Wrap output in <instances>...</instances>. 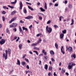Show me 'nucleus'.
I'll list each match as a JSON object with an SVG mask.
<instances>
[{
    "label": "nucleus",
    "mask_w": 76,
    "mask_h": 76,
    "mask_svg": "<svg viewBox=\"0 0 76 76\" xmlns=\"http://www.w3.org/2000/svg\"><path fill=\"white\" fill-rule=\"evenodd\" d=\"M23 11L24 13H26L27 12L26 11V9L24 8Z\"/></svg>",
    "instance_id": "nucleus-37"
},
{
    "label": "nucleus",
    "mask_w": 76,
    "mask_h": 76,
    "mask_svg": "<svg viewBox=\"0 0 76 76\" xmlns=\"http://www.w3.org/2000/svg\"><path fill=\"white\" fill-rule=\"evenodd\" d=\"M46 29L48 32L49 33H51V31H52V29L50 27H49L48 28V26H47L46 27Z\"/></svg>",
    "instance_id": "nucleus-3"
},
{
    "label": "nucleus",
    "mask_w": 76,
    "mask_h": 76,
    "mask_svg": "<svg viewBox=\"0 0 76 76\" xmlns=\"http://www.w3.org/2000/svg\"><path fill=\"white\" fill-rule=\"evenodd\" d=\"M16 13V11H14L13 12H12V13H11V15H13Z\"/></svg>",
    "instance_id": "nucleus-32"
},
{
    "label": "nucleus",
    "mask_w": 76,
    "mask_h": 76,
    "mask_svg": "<svg viewBox=\"0 0 76 76\" xmlns=\"http://www.w3.org/2000/svg\"><path fill=\"white\" fill-rule=\"evenodd\" d=\"M73 50V48H72L71 47H69V48H68V47H66V51H67V50H68V51L69 52H72V50Z\"/></svg>",
    "instance_id": "nucleus-4"
},
{
    "label": "nucleus",
    "mask_w": 76,
    "mask_h": 76,
    "mask_svg": "<svg viewBox=\"0 0 76 76\" xmlns=\"http://www.w3.org/2000/svg\"><path fill=\"white\" fill-rule=\"evenodd\" d=\"M7 50L8 54H9V55L10 54V53H11V50H10V49L8 48Z\"/></svg>",
    "instance_id": "nucleus-12"
},
{
    "label": "nucleus",
    "mask_w": 76,
    "mask_h": 76,
    "mask_svg": "<svg viewBox=\"0 0 76 76\" xmlns=\"http://www.w3.org/2000/svg\"><path fill=\"white\" fill-rule=\"evenodd\" d=\"M54 27L55 28H58V26H57L56 25H54Z\"/></svg>",
    "instance_id": "nucleus-53"
},
{
    "label": "nucleus",
    "mask_w": 76,
    "mask_h": 76,
    "mask_svg": "<svg viewBox=\"0 0 76 76\" xmlns=\"http://www.w3.org/2000/svg\"><path fill=\"white\" fill-rule=\"evenodd\" d=\"M2 14H3L4 15H5V11H3L2 12Z\"/></svg>",
    "instance_id": "nucleus-59"
},
{
    "label": "nucleus",
    "mask_w": 76,
    "mask_h": 76,
    "mask_svg": "<svg viewBox=\"0 0 76 76\" xmlns=\"http://www.w3.org/2000/svg\"><path fill=\"white\" fill-rule=\"evenodd\" d=\"M37 4L38 6H39V5H40V3L38 2L37 3Z\"/></svg>",
    "instance_id": "nucleus-63"
},
{
    "label": "nucleus",
    "mask_w": 76,
    "mask_h": 76,
    "mask_svg": "<svg viewBox=\"0 0 76 76\" xmlns=\"http://www.w3.org/2000/svg\"><path fill=\"white\" fill-rule=\"evenodd\" d=\"M32 25H31L29 27V28L30 29V28H32Z\"/></svg>",
    "instance_id": "nucleus-62"
},
{
    "label": "nucleus",
    "mask_w": 76,
    "mask_h": 76,
    "mask_svg": "<svg viewBox=\"0 0 76 76\" xmlns=\"http://www.w3.org/2000/svg\"><path fill=\"white\" fill-rule=\"evenodd\" d=\"M22 64L24 66L25 64V62H23L22 63Z\"/></svg>",
    "instance_id": "nucleus-48"
},
{
    "label": "nucleus",
    "mask_w": 76,
    "mask_h": 76,
    "mask_svg": "<svg viewBox=\"0 0 76 76\" xmlns=\"http://www.w3.org/2000/svg\"><path fill=\"white\" fill-rule=\"evenodd\" d=\"M68 7L69 9H72V5L70 4H69Z\"/></svg>",
    "instance_id": "nucleus-20"
},
{
    "label": "nucleus",
    "mask_w": 76,
    "mask_h": 76,
    "mask_svg": "<svg viewBox=\"0 0 76 76\" xmlns=\"http://www.w3.org/2000/svg\"><path fill=\"white\" fill-rule=\"evenodd\" d=\"M42 41V40H41V38H39V41H38L37 43L38 44V43H40Z\"/></svg>",
    "instance_id": "nucleus-21"
},
{
    "label": "nucleus",
    "mask_w": 76,
    "mask_h": 76,
    "mask_svg": "<svg viewBox=\"0 0 76 76\" xmlns=\"http://www.w3.org/2000/svg\"><path fill=\"white\" fill-rule=\"evenodd\" d=\"M61 53H62L63 54H65V52H64V49H63V50H61Z\"/></svg>",
    "instance_id": "nucleus-22"
},
{
    "label": "nucleus",
    "mask_w": 76,
    "mask_h": 76,
    "mask_svg": "<svg viewBox=\"0 0 76 76\" xmlns=\"http://www.w3.org/2000/svg\"><path fill=\"white\" fill-rule=\"evenodd\" d=\"M71 22H72V23L70 24L71 25H73V23H74V20L73 19H72Z\"/></svg>",
    "instance_id": "nucleus-25"
},
{
    "label": "nucleus",
    "mask_w": 76,
    "mask_h": 76,
    "mask_svg": "<svg viewBox=\"0 0 76 76\" xmlns=\"http://www.w3.org/2000/svg\"><path fill=\"white\" fill-rule=\"evenodd\" d=\"M72 58H73V57L74 58H76V55H75V54H73V55H72L71 56Z\"/></svg>",
    "instance_id": "nucleus-16"
},
{
    "label": "nucleus",
    "mask_w": 76,
    "mask_h": 76,
    "mask_svg": "<svg viewBox=\"0 0 76 76\" xmlns=\"http://www.w3.org/2000/svg\"><path fill=\"white\" fill-rule=\"evenodd\" d=\"M3 7L4 9H9V8L7 7H6V6H4Z\"/></svg>",
    "instance_id": "nucleus-31"
},
{
    "label": "nucleus",
    "mask_w": 76,
    "mask_h": 76,
    "mask_svg": "<svg viewBox=\"0 0 76 76\" xmlns=\"http://www.w3.org/2000/svg\"><path fill=\"white\" fill-rule=\"evenodd\" d=\"M2 20L3 21H5V20H6V19H5V17L4 16H3L2 17Z\"/></svg>",
    "instance_id": "nucleus-35"
},
{
    "label": "nucleus",
    "mask_w": 76,
    "mask_h": 76,
    "mask_svg": "<svg viewBox=\"0 0 76 76\" xmlns=\"http://www.w3.org/2000/svg\"><path fill=\"white\" fill-rule=\"evenodd\" d=\"M45 70H47L48 69V65L45 64Z\"/></svg>",
    "instance_id": "nucleus-14"
},
{
    "label": "nucleus",
    "mask_w": 76,
    "mask_h": 76,
    "mask_svg": "<svg viewBox=\"0 0 76 76\" xmlns=\"http://www.w3.org/2000/svg\"><path fill=\"white\" fill-rule=\"evenodd\" d=\"M20 23H24V21H22V20H21L20 21Z\"/></svg>",
    "instance_id": "nucleus-57"
},
{
    "label": "nucleus",
    "mask_w": 76,
    "mask_h": 76,
    "mask_svg": "<svg viewBox=\"0 0 76 76\" xmlns=\"http://www.w3.org/2000/svg\"><path fill=\"white\" fill-rule=\"evenodd\" d=\"M58 6V4H55V7H57V6Z\"/></svg>",
    "instance_id": "nucleus-50"
},
{
    "label": "nucleus",
    "mask_w": 76,
    "mask_h": 76,
    "mask_svg": "<svg viewBox=\"0 0 76 76\" xmlns=\"http://www.w3.org/2000/svg\"><path fill=\"white\" fill-rule=\"evenodd\" d=\"M17 18L16 17H15L14 18H12L11 19V20L9 21V23H11L12 22H13L14 20H15L16 19V18Z\"/></svg>",
    "instance_id": "nucleus-6"
},
{
    "label": "nucleus",
    "mask_w": 76,
    "mask_h": 76,
    "mask_svg": "<svg viewBox=\"0 0 76 76\" xmlns=\"http://www.w3.org/2000/svg\"><path fill=\"white\" fill-rule=\"evenodd\" d=\"M63 18H63V16H61L59 18V20L60 21H61V19H63Z\"/></svg>",
    "instance_id": "nucleus-27"
},
{
    "label": "nucleus",
    "mask_w": 76,
    "mask_h": 76,
    "mask_svg": "<svg viewBox=\"0 0 76 76\" xmlns=\"http://www.w3.org/2000/svg\"><path fill=\"white\" fill-rule=\"evenodd\" d=\"M28 9H30L31 10H32V11L33 10V8L31 7H30V6H28Z\"/></svg>",
    "instance_id": "nucleus-33"
},
{
    "label": "nucleus",
    "mask_w": 76,
    "mask_h": 76,
    "mask_svg": "<svg viewBox=\"0 0 76 76\" xmlns=\"http://www.w3.org/2000/svg\"><path fill=\"white\" fill-rule=\"evenodd\" d=\"M37 44H38V43H37L36 44L33 43L31 45H32V47H33L34 46H37Z\"/></svg>",
    "instance_id": "nucleus-26"
},
{
    "label": "nucleus",
    "mask_w": 76,
    "mask_h": 76,
    "mask_svg": "<svg viewBox=\"0 0 76 76\" xmlns=\"http://www.w3.org/2000/svg\"><path fill=\"white\" fill-rule=\"evenodd\" d=\"M8 7H10L11 9H14V7L13 6H11L10 5H8Z\"/></svg>",
    "instance_id": "nucleus-30"
},
{
    "label": "nucleus",
    "mask_w": 76,
    "mask_h": 76,
    "mask_svg": "<svg viewBox=\"0 0 76 76\" xmlns=\"http://www.w3.org/2000/svg\"><path fill=\"white\" fill-rule=\"evenodd\" d=\"M41 35V34H38L37 35V37H39V36H40V35Z\"/></svg>",
    "instance_id": "nucleus-51"
},
{
    "label": "nucleus",
    "mask_w": 76,
    "mask_h": 76,
    "mask_svg": "<svg viewBox=\"0 0 76 76\" xmlns=\"http://www.w3.org/2000/svg\"><path fill=\"white\" fill-rule=\"evenodd\" d=\"M5 53H4L3 54V57L5 58V60H6L7 59V50H5Z\"/></svg>",
    "instance_id": "nucleus-1"
},
{
    "label": "nucleus",
    "mask_w": 76,
    "mask_h": 76,
    "mask_svg": "<svg viewBox=\"0 0 76 76\" xmlns=\"http://www.w3.org/2000/svg\"><path fill=\"white\" fill-rule=\"evenodd\" d=\"M50 54L51 55H54V51L53 50H51L50 51Z\"/></svg>",
    "instance_id": "nucleus-19"
},
{
    "label": "nucleus",
    "mask_w": 76,
    "mask_h": 76,
    "mask_svg": "<svg viewBox=\"0 0 76 76\" xmlns=\"http://www.w3.org/2000/svg\"><path fill=\"white\" fill-rule=\"evenodd\" d=\"M45 9H47V3L46 2H45Z\"/></svg>",
    "instance_id": "nucleus-34"
},
{
    "label": "nucleus",
    "mask_w": 76,
    "mask_h": 76,
    "mask_svg": "<svg viewBox=\"0 0 76 76\" xmlns=\"http://www.w3.org/2000/svg\"><path fill=\"white\" fill-rule=\"evenodd\" d=\"M26 56V54H24L23 56V58H25V57Z\"/></svg>",
    "instance_id": "nucleus-42"
},
{
    "label": "nucleus",
    "mask_w": 76,
    "mask_h": 76,
    "mask_svg": "<svg viewBox=\"0 0 76 76\" xmlns=\"http://www.w3.org/2000/svg\"><path fill=\"white\" fill-rule=\"evenodd\" d=\"M22 44H20L19 45V48L20 49H21L22 48Z\"/></svg>",
    "instance_id": "nucleus-39"
},
{
    "label": "nucleus",
    "mask_w": 76,
    "mask_h": 76,
    "mask_svg": "<svg viewBox=\"0 0 76 76\" xmlns=\"http://www.w3.org/2000/svg\"><path fill=\"white\" fill-rule=\"evenodd\" d=\"M17 64H18L19 66H20V61L19 60H17Z\"/></svg>",
    "instance_id": "nucleus-17"
},
{
    "label": "nucleus",
    "mask_w": 76,
    "mask_h": 76,
    "mask_svg": "<svg viewBox=\"0 0 76 76\" xmlns=\"http://www.w3.org/2000/svg\"><path fill=\"white\" fill-rule=\"evenodd\" d=\"M53 75L54 76H57V74H56V72L54 73Z\"/></svg>",
    "instance_id": "nucleus-55"
},
{
    "label": "nucleus",
    "mask_w": 76,
    "mask_h": 76,
    "mask_svg": "<svg viewBox=\"0 0 76 76\" xmlns=\"http://www.w3.org/2000/svg\"><path fill=\"white\" fill-rule=\"evenodd\" d=\"M43 41L44 42H47V40H46L45 39H43Z\"/></svg>",
    "instance_id": "nucleus-41"
},
{
    "label": "nucleus",
    "mask_w": 76,
    "mask_h": 76,
    "mask_svg": "<svg viewBox=\"0 0 76 76\" xmlns=\"http://www.w3.org/2000/svg\"><path fill=\"white\" fill-rule=\"evenodd\" d=\"M22 28L23 30V31L25 30L26 31H27V32H28V29L27 28H26L24 27H23Z\"/></svg>",
    "instance_id": "nucleus-10"
},
{
    "label": "nucleus",
    "mask_w": 76,
    "mask_h": 76,
    "mask_svg": "<svg viewBox=\"0 0 76 76\" xmlns=\"http://www.w3.org/2000/svg\"><path fill=\"white\" fill-rule=\"evenodd\" d=\"M26 68L28 69H29V66L28 65H27Z\"/></svg>",
    "instance_id": "nucleus-56"
},
{
    "label": "nucleus",
    "mask_w": 76,
    "mask_h": 76,
    "mask_svg": "<svg viewBox=\"0 0 76 76\" xmlns=\"http://www.w3.org/2000/svg\"><path fill=\"white\" fill-rule=\"evenodd\" d=\"M64 72H65V70L64 69H62V73H64Z\"/></svg>",
    "instance_id": "nucleus-38"
},
{
    "label": "nucleus",
    "mask_w": 76,
    "mask_h": 76,
    "mask_svg": "<svg viewBox=\"0 0 76 76\" xmlns=\"http://www.w3.org/2000/svg\"><path fill=\"white\" fill-rule=\"evenodd\" d=\"M40 10L42 12H45V10L43 9L42 7H40Z\"/></svg>",
    "instance_id": "nucleus-18"
},
{
    "label": "nucleus",
    "mask_w": 76,
    "mask_h": 76,
    "mask_svg": "<svg viewBox=\"0 0 76 76\" xmlns=\"http://www.w3.org/2000/svg\"><path fill=\"white\" fill-rule=\"evenodd\" d=\"M66 30H64V31H62V32L64 34H66Z\"/></svg>",
    "instance_id": "nucleus-28"
},
{
    "label": "nucleus",
    "mask_w": 76,
    "mask_h": 76,
    "mask_svg": "<svg viewBox=\"0 0 76 76\" xmlns=\"http://www.w3.org/2000/svg\"><path fill=\"white\" fill-rule=\"evenodd\" d=\"M75 64H72V63H69L68 66V68L69 69H71L72 67L73 66H75Z\"/></svg>",
    "instance_id": "nucleus-2"
},
{
    "label": "nucleus",
    "mask_w": 76,
    "mask_h": 76,
    "mask_svg": "<svg viewBox=\"0 0 76 76\" xmlns=\"http://www.w3.org/2000/svg\"><path fill=\"white\" fill-rule=\"evenodd\" d=\"M17 38H18V37L16 36L14 38V39L12 40V41H13V40H15V39H16Z\"/></svg>",
    "instance_id": "nucleus-47"
},
{
    "label": "nucleus",
    "mask_w": 76,
    "mask_h": 76,
    "mask_svg": "<svg viewBox=\"0 0 76 76\" xmlns=\"http://www.w3.org/2000/svg\"><path fill=\"white\" fill-rule=\"evenodd\" d=\"M39 19L40 20H42V17L41 16H39Z\"/></svg>",
    "instance_id": "nucleus-46"
},
{
    "label": "nucleus",
    "mask_w": 76,
    "mask_h": 76,
    "mask_svg": "<svg viewBox=\"0 0 76 76\" xmlns=\"http://www.w3.org/2000/svg\"><path fill=\"white\" fill-rule=\"evenodd\" d=\"M27 72L28 73H32V72H31V71H28Z\"/></svg>",
    "instance_id": "nucleus-54"
},
{
    "label": "nucleus",
    "mask_w": 76,
    "mask_h": 76,
    "mask_svg": "<svg viewBox=\"0 0 76 76\" xmlns=\"http://www.w3.org/2000/svg\"><path fill=\"white\" fill-rule=\"evenodd\" d=\"M45 56H46L47 55V52H45L44 53H43Z\"/></svg>",
    "instance_id": "nucleus-64"
},
{
    "label": "nucleus",
    "mask_w": 76,
    "mask_h": 76,
    "mask_svg": "<svg viewBox=\"0 0 76 76\" xmlns=\"http://www.w3.org/2000/svg\"><path fill=\"white\" fill-rule=\"evenodd\" d=\"M44 58L45 60H47V59H48V56H45L44 57Z\"/></svg>",
    "instance_id": "nucleus-45"
},
{
    "label": "nucleus",
    "mask_w": 76,
    "mask_h": 76,
    "mask_svg": "<svg viewBox=\"0 0 76 76\" xmlns=\"http://www.w3.org/2000/svg\"><path fill=\"white\" fill-rule=\"evenodd\" d=\"M51 23V20H49L47 22V24H49V23Z\"/></svg>",
    "instance_id": "nucleus-44"
},
{
    "label": "nucleus",
    "mask_w": 76,
    "mask_h": 76,
    "mask_svg": "<svg viewBox=\"0 0 76 76\" xmlns=\"http://www.w3.org/2000/svg\"><path fill=\"white\" fill-rule=\"evenodd\" d=\"M29 53L31 54H33V53H32V52H31V51H29Z\"/></svg>",
    "instance_id": "nucleus-60"
},
{
    "label": "nucleus",
    "mask_w": 76,
    "mask_h": 76,
    "mask_svg": "<svg viewBox=\"0 0 76 76\" xmlns=\"http://www.w3.org/2000/svg\"><path fill=\"white\" fill-rule=\"evenodd\" d=\"M34 50H38V51H39V50H40L39 48H37L35 47H34Z\"/></svg>",
    "instance_id": "nucleus-13"
},
{
    "label": "nucleus",
    "mask_w": 76,
    "mask_h": 76,
    "mask_svg": "<svg viewBox=\"0 0 76 76\" xmlns=\"http://www.w3.org/2000/svg\"><path fill=\"white\" fill-rule=\"evenodd\" d=\"M17 2V0H15L14 2H11V4H15Z\"/></svg>",
    "instance_id": "nucleus-24"
},
{
    "label": "nucleus",
    "mask_w": 76,
    "mask_h": 76,
    "mask_svg": "<svg viewBox=\"0 0 76 76\" xmlns=\"http://www.w3.org/2000/svg\"><path fill=\"white\" fill-rule=\"evenodd\" d=\"M4 42H5V40L4 39H1V41H0V44L1 45H3Z\"/></svg>",
    "instance_id": "nucleus-7"
},
{
    "label": "nucleus",
    "mask_w": 76,
    "mask_h": 76,
    "mask_svg": "<svg viewBox=\"0 0 76 76\" xmlns=\"http://www.w3.org/2000/svg\"><path fill=\"white\" fill-rule=\"evenodd\" d=\"M6 32L7 33H8V34H9V29H7L6 30Z\"/></svg>",
    "instance_id": "nucleus-43"
},
{
    "label": "nucleus",
    "mask_w": 76,
    "mask_h": 76,
    "mask_svg": "<svg viewBox=\"0 0 76 76\" xmlns=\"http://www.w3.org/2000/svg\"><path fill=\"white\" fill-rule=\"evenodd\" d=\"M13 30L15 31V32H16V31H17V29H16V28H14L13 29Z\"/></svg>",
    "instance_id": "nucleus-49"
},
{
    "label": "nucleus",
    "mask_w": 76,
    "mask_h": 76,
    "mask_svg": "<svg viewBox=\"0 0 76 76\" xmlns=\"http://www.w3.org/2000/svg\"><path fill=\"white\" fill-rule=\"evenodd\" d=\"M20 9L21 10L22 9V7H23V5L22 2L20 1Z\"/></svg>",
    "instance_id": "nucleus-9"
},
{
    "label": "nucleus",
    "mask_w": 76,
    "mask_h": 76,
    "mask_svg": "<svg viewBox=\"0 0 76 76\" xmlns=\"http://www.w3.org/2000/svg\"><path fill=\"white\" fill-rule=\"evenodd\" d=\"M19 28L20 32H22V28H21V27L20 26H19Z\"/></svg>",
    "instance_id": "nucleus-15"
},
{
    "label": "nucleus",
    "mask_w": 76,
    "mask_h": 76,
    "mask_svg": "<svg viewBox=\"0 0 76 76\" xmlns=\"http://www.w3.org/2000/svg\"><path fill=\"white\" fill-rule=\"evenodd\" d=\"M52 69H53V67L52 66H50L49 67V70H51Z\"/></svg>",
    "instance_id": "nucleus-29"
},
{
    "label": "nucleus",
    "mask_w": 76,
    "mask_h": 76,
    "mask_svg": "<svg viewBox=\"0 0 76 76\" xmlns=\"http://www.w3.org/2000/svg\"><path fill=\"white\" fill-rule=\"evenodd\" d=\"M33 52H34V53H35L37 55V56L38 55V52H37V51H33Z\"/></svg>",
    "instance_id": "nucleus-36"
},
{
    "label": "nucleus",
    "mask_w": 76,
    "mask_h": 76,
    "mask_svg": "<svg viewBox=\"0 0 76 76\" xmlns=\"http://www.w3.org/2000/svg\"><path fill=\"white\" fill-rule=\"evenodd\" d=\"M55 46L56 48V49H58V45L57 44V43H56L55 44Z\"/></svg>",
    "instance_id": "nucleus-23"
},
{
    "label": "nucleus",
    "mask_w": 76,
    "mask_h": 76,
    "mask_svg": "<svg viewBox=\"0 0 76 76\" xmlns=\"http://www.w3.org/2000/svg\"><path fill=\"white\" fill-rule=\"evenodd\" d=\"M45 52V50H42V53H44Z\"/></svg>",
    "instance_id": "nucleus-58"
},
{
    "label": "nucleus",
    "mask_w": 76,
    "mask_h": 76,
    "mask_svg": "<svg viewBox=\"0 0 76 76\" xmlns=\"http://www.w3.org/2000/svg\"><path fill=\"white\" fill-rule=\"evenodd\" d=\"M60 37L61 39H62L63 37H64V34H61L60 35Z\"/></svg>",
    "instance_id": "nucleus-11"
},
{
    "label": "nucleus",
    "mask_w": 76,
    "mask_h": 76,
    "mask_svg": "<svg viewBox=\"0 0 76 76\" xmlns=\"http://www.w3.org/2000/svg\"><path fill=\"white\" fill-rule=\"evenodd\" d=\"M49 4H50V6H52V5H53V4L51 3H50Z\"/></svg>",
    "instance_id": "nucleus-61"
},
{
    "label": "nucleus",
    "mask_w": 76,
    "mask_h": 76,
    "mask_svg": "<svg viewBox=\"0 0 76 76\" xmlns=\"http://www.w3.org/2000/svg\"><path fill=\"white\" fill-rule=\"evenodd\" d=\"M18 25V24L16 23H13L12 25H11L10 26V28L12 27H16Z\"/></svg>",
    "instance_id": "nucleus-5"
},
{
    "label": "nucleus",
    "mask_w": 76,
    "mask_h": 76,
    "mask_svg": "<svg viewBox=\"0 0 76 76\" xmlns=\"http://www.w3.org/2000/svg\"><path fill=\"white\" fill-rule=\"evenodd\" d=\"M51 59L52 61H55V60H54V58H51Z\"/></svg>",
    "instance_id": "nucleus-52"
},
{
    "label": "nucleus",
    "mask_w": 76,
    "mask_h": 76,
    "mask_svg": "<svg viewBox=\"0 0 76 76\" xmlns=\"http://www.w3.org/2000/svg\"><path fill=\"white\" fill-rule=\"evenodd\" d=\"M25 60L26 61V62H27V63H29V60H28V59H26V58H25Z\"/></svg>",
    "instance_id": "nucleus-40"
},
{
    "label": "nucleus",
    "mask_w": 76,
    "mask_h": 76,
    "mask_svg": "<svg viewBox=\"0 0 76 76\" xmlns=\"http://www.w3.org/2000/svg\"><path fill=\"white\" fill-rule=\"evenodd\" d=\"M33 18L31 15L28 16L27 17L25 18V19H33Z\"/></svg>",
    "instance_id": "nucleus-8"
}]
</instances>
